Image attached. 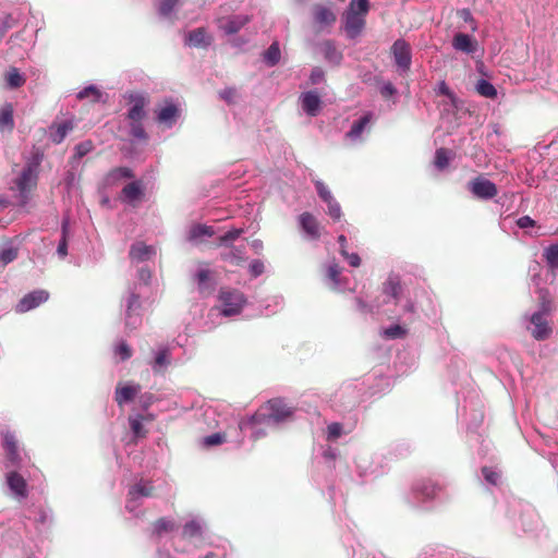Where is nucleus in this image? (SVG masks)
<instances>
[{
  "label": "nucleus",
  "instance_id": "nucleus-1",
  "mask_svg": "<svg viewBox=\"0 0 558 558\" xmlns=\"http://www.w3.org/2000/svg\"><path fill=\"white\" fill-rule=\"evenodd\" d=\"M0 442L4 452L5 468L13 469L7 473V488H27L24 475L17 472V470L27 468L31 464V458L21 445L16 432L10 427L1 428Z\"/></svg>",
  "mask_w": 558,
  "mask_h": 558
},
{
  "label": "nucleus",
  "instance_id": "nucleus-2",
  "mask_svg": "<svg viewBox=\"0 0 558 558\" xmlns=\"http://www.w3.org/2000/svg\"><path fill=\"white\" fill-rule=\"evenodd\" d=\"M483 407V401L474 389L468 391V395L463 398V402L458 398V420L476 442L484 441L482 440V434L478 432L484 420Z\"/></svg>",
  "mask_w": 558,
  "mask_h": 558
},
{
  "label": "nucleus",
  "instance_id": "nucleus-3",
  "mask_svg": "<svg viewBox=\"0 0 558 558\" xmlns=\"http://www.w3.org/2000/svg\"><path fill=\"white\" fill-rule=\"evenodd\" d=\"M140 286H128L120 301V315L124 327L129 330L137 329L143 323V295Z\"/></svg>",
  "mask_w": 558,
  "mask_h": 558
},
{
  "label": "nucleus",
  "instance_id": "nucleus-4",
  "mask_svg": "<svg viewBox=\"0 0 558 558\" xmlns=\"http://www.w3.org/2000/svg\"><path fill=\"white\" fill-rule=\"evenodd\" d=\"M369 0H351L342 14V29L347 39L356 40L365 29V16L369 11Z\"/></svg>",
  "mask_w": 558,
  "mask_h": 558
},
{
  "label": "nucleus",
  "instance_id": "nucleus-5",
  "mask_svg": "<svg viewBox=\"0 0 558 558\" xmlns=\"http://www.w3.org/2000/svg\"><path fill=\"white\" fill-rule=\"evenodd\" d=\"M363 389V384L360 383L359 378L342 383L335 392L333 405L339 412H351L365 401L366 396Z\"/></svg>",
  "mask_w": 558,
  "mask_h": 558
},
{
  "label": "nucleus",
  "instance_id": "nucleus-6",
  "mask_svg": "<svg viewBox=\"0 0 558 558\" xmlns=\"http://www.w3.org/2000/svg\"><path fill=\"white\" fill-rule=\"evenodd\" d=\"M41 158L43 156L39 154H35L29 157L26 160L21 174L15 180V185L19 192L17 204L21 207H24L28 203L31 190L37 184Z\"/></svg>",
  "mask_w": 558,
  "mask_h": 558
},
{
  "label": "nucleus",
  "instance_id": "nucleus-7",
  "mask_svg": "<svg viewBox=\"0 0 558 558\" xmlns=\"http://www.w3.org/2000/svg\"><path fill=\"white\" fill-rule=\"evenodd\" d=\"M388 471L387 458L383 453L362 454L355 460V472L362 485L369 484Z\"/></svg>",
  "mask_w": 558,
  "mask_h": 558
},
{
  "label": "nucleus",
  "instance_id": "nucleus-8",
  "mask_svg": "<svg viewBox=\"0 0 558 558\" xmlns=\"http://www.w3.org/2000/svg\"><path fill=\"white\" fill-rule=\"evenodd\" d=\"M218 300L220 305L215 310L223 317L239 315L247 303L246 295L242 291L233 288H221Z\"/></svg>",
  "mask_w": 558,
  "mask_h": 558
},
{
  "label": "nucleus",
  "instance_id": "nucleus-9",
  "mask_svg": "<svg viewBox=\"0 0 558 558\" xmlns=\"http://www.w3.org/2000/svg\"><path fill=\"white\" fill-rule=\"evenodd\" d=\"M359 379L363 384L366 398L380 396L389 391L393 383L392 377L386 374L385 368L381 366L373 368Z\"/></svg>",
  "mask_w": 558,
  "mask_h": 558
},
{
  "label": "nucleus",
  "instance_id": "nucleus-10",
  "mask_svg": "<svg viewBox=\"0 0 558 558\" xmlns=\"http://www.w3.org/2000/svg\"><path fill=\"white\" fill-rule=\"evenodd\" d=\"M272 426L265 418V411H256L254 414L243 417L238 422V428L243 437L248 435L253 440H257L266 435V427Z\"/></svg>",
  "mask_w": 558,
  "mask_h": 558
},
{
  "label": "nucleus",
  "instance_id": "nucleus-11",
  "mask_svg": "<svg viewBox=\"0 0 558 558\" xmlns=\"http://www.w3.org/2000/svg\"><path fill=\"white\" fill-rule=\"evenodd\" d=\"M390 50L398 74L401 76L408 74L412 65V50L410 44L403 38H398L393 41Z\"/></svg>",
  "mask_w": 558,
  "mask_h": 558
},
{
  "label": "nucleus",
  "instance_id": "nucleus-12",
  "mask_svg": "<svg viewBox=\"0 0 558 558\" xmlns=\"http://www.w3.org/2000/svg\"><path fill=\"white\" fill-rule=\"evenodd\" d=\"M258 411H265V418H267L271 425L286 421L294 413L293 408L289 407L282 398L268 400L266 405Z\"/></svg>",
  "mask_w": 558,
  "mask_h": 558
},
{
  "label": "nucleus",
  "instance_id": "nucleus-13",
  "mask_svg": "<svg viewBox=\"0 0 558 558\" xmlns=\"http://www.w3.org/2000/svg\"><path fill=\"white\" fill-rule=\"evenodd\" d=\"M527 322L526 329L531 336L537 341H544L550 338L553 328L548 322V316L541 313H532L524 316Z\"/></svg>",
  "mask_w": 558,
  "mask_h": 558
},
{
  "label": "nucleus",
  "instance_id": "nucleus-14",
  "mask_svg": "<svg viewBox=\"0 0 558 558\" xmlns=\"http://www.w3.org/2000/svg\"><path fill=\"white\" fill-rule=\"evenodd\" d=\"M50 298V293L45 289H36L24 294L19 302L14 305V311L17 314H24L39 307L46 303Z\"/></svg>",
  "mask_w": 558,
  "mask_h": 558
},
{
  "label": "nucleus",
  "instance_id": "nucleus-15",
  "mask_svg": "<svg viewBox=\"0 0 558 558\" xmlns=\"http://www.w3.org/2000/svg\"><path fill=\"white\" fill-rule=\"evenodd\" d=\"M468 190L477 199L489 201L493 199L497 193V185L482 175H478L468 183Z\"/></svg>",
  "mask_w": 558,
  "mask_h": 558
},
{
  "label": "nucleus",
  "instance_id": "nucleus-16",
  "mask_svg": "<svg viewBox=\"0 0 558 558\" xmlns=\"http://www.w3.org/2000/svg\"><path fill=\"white\" fill-rule=\"evenodd\" d=\"M123 98L129 102L130 107L126 111V118L131 121H143L147 111L145 109L147 100L143 93L128 92Z\"/></svg>",
  "mask_w": 558,
  "mask_h": 558
},
{
  "label": "nucleus",
  "instance_id": "nucleus-17",
  "mask_svg": "<svg viewBox=\"0 0 558 558\" xmlns=\"http://www.w3.org/2000/svg\"><path fill=\"white\" fill-rule=\"evenodd\" d=\"M298 225L305 240L317 241L320 239L319 223L312 213L304 211L299 215Z\"/></svg>",
  "mask_w": 558,
  "mask_h": 558
},
{
  "label": "nucleus",
  "instance_id": "nucleus-18",
  "mask_svg": "<svg viewBox=\"0 0 558 558\" xmlns=\"http://www.w3.org/2000/svg\"><path fill=\"white\" fill-rule=\"evenodd\" d=\"M214 43L213 35L206 27H197L184 35V45L190 48L208 49Z\"/></svg>",
  "mask_w": 558,
  "mask_h": 558
},
{
  "label": "nucleus",
  "instance_id": "nucleus-19",
  "mask_svg": "<svg viewBox=\"0 0 558 558\" xmlns=\"http://www.w3.org/2000/svg\"><path fill=\"white\" fill-rule=\"evenodd\" d=\"M182 0H154L156 14L162 21L174 23L179 9L182 7Z\"/></svg>",
  "mask_w": 558,
  "mask_h": 558
},
{
  "label": "nucleus",
  "instance_id": "nucleus-20",
  "mask_svg": "<svg viewBox=\"0 0 558 558\" xmlns=\"http://www.w3.org/2000/svg\"><path fill=\"white\" fill-rule=\"evenodd\" d=\"M156 256V248L143 241L134 242L129 252L132 264H141L153 259Z\"/></svg>",
  "mask_w": 558,
  "mask_h": 558
},
{
  "label": "nucleus",
  "instance_id": "nucleus-21",
  "mask_svg": "<svg viewBox=\"0 0 558 558\" xmlns=\"http://www.w3.org/2000/svg\"><path fill=\"white\" fill-rule=\"evenodd\" d=\"M70 217L64 215L61 220L60 239L57 244L56 254L59 259L63 260L69 254V241L72 238Z\"/></svg>",
  "mask_w": 558,
  "mask_h": 558
},
{
  "label": "nucleus",
  "instance_id": "nucleus-22",
  "mask_svg": "<svg viewBox=\"0 0 558 558\" xmlns=\"http://www.w3.org/2000/svg\"><path fill=\"white\" fill-rule=\"evenodd\" d=\"M326 278L329 287L339 292L349 290V281L341 277V268L336 262H330L326 268Z\"/></svg>",
  "mask_w": 558,
  "mask_h": 558
},
{
  "label": "nucleus",
  "instance_id": "nucleus-23",
  "mask_svg": "<svg viewBox=\"0 0 558 558\" xmlns=\"http://www.w3.org/2000/svg\"><path fill=\"white\" fill-rule=\"evenodd\" d=\"M490 132L486 135V142L490 149L501 153L508 149V140L498 123L489 125Z\"/></svg>",
  "mask_w": 558,
  "mask_h": 558
},
{
  "label": "nucleus",
  "instance_id": "nucleus-24",
  "mask_svg": "<svg viewBox=\"0 0 558 558\" xmlns=\"http://www.w3.org/2000/svg\"><path fill=\"white\" fill-rule=\"evenodd\" d=\"M171 363V352L168 345H160L153 351V361L149 363L155 374L163 373Z\"/></svg>",
  "mask_w": 558,
  "mask_h": 558
},
{
  "label": "nucleus",
  "instance_id": "nucleus-25",
  "mask_svg": "<svg viewBox=\"0 0 558 558\" xmlns=\"http://www.w3.org/2000/svg\"><path fill=\"white\" fill-rule=\"evenodd\" d=\"M302 109L308 117H316L322 110V99L317 92H304L300 96Z\"/></svg>",
  "mask_w": 558,
  "mask_h": 558
},
{
  "label": "nucleus",
  "instance_id": "nucleus-26",
  "mask_svg": "<svg viewBox=\"0 0 558 558\" xmlns=\"http://www.w3.org/2000/svg\"><path fill=\"white\" fill-rule=\"evenodd\" d=\"M383 294L393 300L395 304H398L400 295L402 293L401 278L398 274H389L386 281L381 287Z\"/></svg>",
  "mask_w": 558,
  "mask_h": 558
},
{
  "label": "nucleus",
  "instance_id": "nucleus-27",
  "mask_svg": "<svg viewBox=\"0 0 558 558\" xmlns=\"http://www.w3.org/2000/svg\"><path fill=\"white\" fill-rule=\"evenodd\" d=\"M140 391L141 386L138 384L118 386L114 390V401L119 407H123L132 402Z\"/></svg>",
  "mask_w": 558,
  "mask_h": 558
},
{
  "label": "nucleus",
  "instance_id": "nucleus-28",
  "mask_svg": "<svg viewBox=\"0 0 558 558\" xmlns=\"http://www.w3.org/2000/svg\"><path fill=\"white\" fill-rule=\"evenodd\" d=\"M373 116L374 113L372 111H367L359 119L354 120L350 130L345 133V137L352 142L359 141L362 133L369 126Z\"/></svg>",
  "mask_w": 558,
  "mask_h": 558
},
{
  "label": "nucleus",
  "instance_id": "nucleus-29",
  "mask_svg": "<svg viewBox=\"0 0 558 558\" xmlns=\"http://www.w3.org/2000/svg\"><path fill=\"white\" fill-rule=\"evenodd\" d=\"M250 22L246 14L231 15L226 19L225 23H220L219 27L226 35H234Z\"/></svg>",
  "mask_w": 558,
  "mask_h": 558
},
{
  "label": "nucleus",
  "instance_id": "nucleus-30",
  "mask_svg": "<svg viewBox=\"0 0 558 558\" xmlns=\"http://www.w3.org/2000/svg\"><path fill=\"white\" fill-rule=\"evenodd\" d=\"M205 525L198 519H191L182 526L181 536L183 539H201L204 537Z\"/></svg>",
  "mask_w": 558,
  "mask_h": 558
},
{
  "label": "nucleus",
  "instance_id": "nucleus-31",
  "mask_svg": "<svg viewBox=\"0 0 558 558\" xmlns=\"http://www.w3.org/2000/svg\"><path fill=\"white\" fill-rule=\"evenodd\" d=\"M192 277L201 293L211 292L215 289V280L209 269H197Z\"/></svg>",
  "mask_w": 558,
  "mask_h": 558
},
{
  "label": "nucleus",
  "instance_id": "nucleus-32",
  "mask_svg": "<svg viewBox=\"0 0 558 558\" xmlns=\"http://www.w3.org/2000/svg\"><path fill=\"white\" fill-rule=\"evenodd\" d=\"M320 51L323 53L324 59L332 64L340 65L343 60V54L336 47V44L331 39L324 40L320 45Z\"/></svg>",
  "mask_w": 558,
  "mask_h": 558
},
{
  "label": "nucleus",
  "instance_id": "nucleus-33",
  "mask_svg": "<svg viewBox=\"0 0 558 558\" xmlns=\"http://www.w3.org/2000/svg\"><path fill=\"white\" fill-rule=\"evenodd\" d=\"M179 116L180 110L178 106L173 102H169L158 111L157 120L159 123L165 124L167 128H172L175 124Z\"/></svg>",
  "mask_w": 558,
  "mask_h": 558
},
{
  "label": "nucleus",
  "instance_id": "nucleus-34",
  "mask_svg": "<svg viewBox=\"0 0 558 558\" xmlns=\"http://www.w3.org/2000/svg\"><path fill=\"white\" fill-rule=\"evenodd\" d=\"M452 47L458 51L470 54L476 50V41L469 34L458 33L453 36Z\"/></svg>",
  "mask_w": 558,
  "mask_h": 558
},
{
  "label": "nucleus",
  "instance_id": "nucleus-35",
  "mask_svg": "<svg viewBox=\"0 0 558 558\" xmlns=\"http://www.w3.org/2000/svg\"><path fill=\"white\" fill-rule=\"evenodd\" d=\"M121 194L123 201L134 203L144 196V185L141 180L132 181L122 189Z\"/></svg>",
  "mask_w": 558,
  "mask_h": 558
},
{
  "label": "nucleus",
  "instance_id": "nucleus-36",
  "mask_svg": "<svg viewBox=\"0 0 558 558\" xmlns=\"http://www.w3.org/2000/svg\"><path fill=\"white\" fill-rule=\"evenodd\" d=\"M225 250L220 253V257L223 262H228L233 265H240L245 260V246H234L230 245L229 247H223Z\"/></svg>",
  "mask_w": 558,
  "mask_h": 558
},
{
  "label": "nucleus",
  "instance_id": "nucleus-37",
  "mask_svg": "<svg viewBox=\"0 0 558 558\" xmlns=\"http://www.w3.org/2000/svg\"><path fill=\"white\" fill-rule=\"evenodd\" d=\"M134 177V172L129 167H116L111 169L106 175H105V183L107 185H114L119 181L124 179H132Z\"/></svg>",
  "mask_w": 558,
  "mask_h": 558
},
{
  "label": "nucleus",
  "instance_id": "nucleus-38",
  "mask_svg": "<svg viewBox=\"0 0 558 558\" xmlns=\"http://www.w3.org/2000/svg\"><path fill=\"white\" fill-rule=\"evenodd\" d=\"M314 20L322 26H331L336 22V15L329 8L317 5L314 9Z\"/></svg>",
  "mask_w": 558,
  "mask_h": 558
},
{
  "label": "nucleus",
  "instance_id": "nucleus-39",
  "mask_svg": "<svg viewBox=\"0 0 558 558\" xmlns=\"http://www.w3.org/2000/svg\"><path fill=\"white\" fill-rule=\"evenodd\" d=\"M214 233L213 227L197 223L190 228L187 239L191 242H198L205 238H211Z\"/></svg>",
  "mask_w": 558,
  "mask_h": 558
},
{
  "label": "nucleus",
  "instance_id": "nucleus-40",
  "mask_svg": "<svg viewBox=\"0 0 558 558\" xmlns=\"http://www.w3.org/2000/svg\"><path fill=\"white\" fill-rule=\"evenodd\" d=\"M281 52L278 41H272L270 46L263 53V62L272 68L277 65L280 61Z\"/></svg>",
  "mask_w": 558,
  "mask_h": 558
},
{
  "label": "nucleus",
  "instance_id": "nucleus-41",
  "mask_svg": "<svg viewBox=\"0 0 558 558\" xmlns=\"http://www.w3.org/2000/svg\"><path fill=\"white\" fill-rule=\"evenodd\" d=\"M244 233L243 228H231L218 238V245L229 247Z\"/></svg>",
  "mask_w": 558,
  "mask_h": 558
},
{
  "label": "nucleus",
  "instance_id": "nucleus-42",
  "mask_svg": "<svg viewBox=\"0 0 558 558\" xmlns=\"http://www.w3.org/2000/svg\"><path fill=\"white\" fill-rule=\"evenodd\" d=\"M7 86L10 89L20 88L25 84V76L16 69L10 68L5 75Z\"/></svg>",
  "mask_w": 558,
  "mask_h": 558
},
{
  "label": "nucleus",
  "instance_id": "nucleus-43",
  "mask_svg": "<svg viewBox=\"0 0 558 558\" xmlns=\"http://www.w3.org/2000/svg\"><path fill=\"white\" fill-rule=\"evenodd\" d=\"M178 525L173 520L160 518L154 522V533L157 536H162L177 530Z\"/></svg>",
  "mask_w": 558,
  "mask_h": 558
},
{
  "label": "nucleus",
  "instance_id": "nucleus-44",
  "mask_svg": "<svg viewBox=\"0 0 558 558\" xmlns=\"http://www.w3.org/2000/svg\"><path fill=\"white\" fill-rule=\"evenodd\" d=\"M475 89L481 96L490 99L496 98L498 94L494 84L486 78H480L476 83Z\"/></svg>",
  "mask_w": 558,
  "mask_h": 558
},
{
  "label": "nucleus",
  "instance_id": "nucleus-45",
  "mask_svg": "<svg viewBox=\"0 0 558 558\" xmlns=\"http://www.w3.org/2000/svg\"><path fill=\"white\" fill-rule=\"evenodd\" d=\"M451 159V151L447 148H438L435 151V158H434V166L437 170L442 171L445 170L450 162Z\"/></svg>",
  "mask_w": 558,
  "mask_h": 558
},
{
  "label": "nucleus",
  "instance_id": "nucleus-46",
  "mask_svg": "<svg viewBox=\"0 0 558 558\" xmlns=\"http://www.w3.org/2000/svg\"><path fill=\"white\" fill-rule=\"evenodd\" d=\"M19 19L12 13H3L0 15V40L3 39L5 34L16 26Z\"/></svg>",
  "mask_w": 558,
  "mask_h": 558
},
{
  "label": "nucleus",
  "instance_id": "nucleus-47",
  "mask_svg": "<svg viewBox=\"0 0 558 558\" xmlns=\"http://www.w3.org/2000/svg\"><path fill=\"white\" fill-rule=\"evenodd\" d=\"M408 330L399 324L390 325L381 330V336L386 339H402L405 337Z\"/></svg>",
  "mask_w": 558,
  "mask_h": 558
},
{
  "label": "nucleus",
  "instance_id": "nucleus-48",
  "mask_svg": "<svg viewBox=\"0 0 558 558\" xmlns=\"http://www.w3.org/2000/svg\"><path fill=\"white\" fill-rule=\"evenodd\" d=\"M136 279L137 281L130 283L129 286H140L141 291L145 292L151 279V270L146 266L138 268Z\"/></svg>",
  "mask_w": 558,
  "mask_h": 558
},
{
  "label": "nucleus",
  "instance_id": "nucleus-49",
  "mask_svg": "<svg viewBox=\"0 0 558 558\" xmlns=\"http://www.w3.org/2000/svg\"><path fill=\"white\" fill-rule=\"evenodd\" d=\"M129 134L136 141H146L148 138V134L145 131L143 125V121H131L129 123Z\"/></svg>",
  "mask_w": 558,
  "mask_h": 558
},
{
  "label": "nucleus",
  "instance_id": "nucleus-50",
  "mask_svg": "<svg viewBox=\"0 0 558 558\" xmlns=\"http://www.w3.org/2000/svg\"><path fill=\"white\" fill-rule=\"evenodd\" d=\"M284 305L282 295H274L266 300L265 312L267 315L276 314L281 311Z\"/></svg>",
  "mask_w": 558,
  "mask_h": 558
},
{
  "label": "nucleus",
  "instance_id": "nucleus-51",
  "mask_svg": "<svg viewBox=\"0 0 558 558\" xmlns=\"http://www.w3.org/2000/svg\"><path fill=\"white\" fill-rule=\"evenodd\" d=\"M553 308L551 300L548 296L547 291L541 290L538 298V306L534 313H541L542 315L549 316Z\"/></svg>",
  "mask_w": 558,
  "mask_h": 558
},
{
  "label": "nucleus",
  "instance_id": "nucleus-52",
  "mask_svg": "<svg viewBox=\"0 0 558 558\" xmlns=\"http://www.w3.org/2000/svg\"><path fill=\"white\" fill-rule=\"evenodd\" d=\"M482 475L488 485L498 486L500 484L501 473L494 468L483 466Z\"/></svg>",
  "mask_w": 558,
  "mask_h": 558
},
{
  "label": "nucleus",
  "instance_id": "nucleus-53",
  "mask_svg": "<svg viewBox=\"0 0 558 558\" xmlns=\"http://www.w3.org/2000/svg\"><path fill=\"white\" fill-rule=\"evenodd\" d=\"M129 424L134 438H142L145 436L146 432L144 429L143 418L141 415L130 416Z\"/></svg>",
  "mask_w": 558,
  "mask_h": 558
},
{
  "label": "nucleus",
  "instance_id": "nucleus-54",
  "mask_svg": "<svg viewBox=\"0 0 558 558\" xmlns=\"http://www.w3.org/2000/svg\"><path fill=\"white\" fill-rule=\"evenodd\" d=\"M89 95L94 97V102H99L101 100L102 93L97 88V86L88 85L76 94V98L78 100H83L87 98Z\"/></svg>",
  "mask_w": 558,
  "mask_h": 558
},
{
  "label": "nucleus",
  "instance_id": "nucleus-55",
  "mask_svg": "<svg viewBox=\"0 0 558 558\" xmlns=\"http://www.w3.org/2000/svg\"><path fill=\"white\" fill-rule=\"evenodd\" d=\"M13 125V108L10 104H7L0 110V126H7L12 129Z\"/></svg>",
  "mask_w": 558,
  "mask_h": 558
},
{
  "label": "nucleus",
  "instance_id": "nucleus-56",
  "mask_svg": "<svg viewBox=\"0 0 558 558\" xmlns=\"http://www.w3.org/2000/svg\"><path fill=\"white\" fill-rule=\"evenodd\" d=\"M547 265L551 269H558V243L549 245L544 254Z\"/></svg>",
  "mask_w": 558,
  "mask_h": 558
},
{
  "label": "nucleus",
  "instance_id": "nucleus-57",
  "mask_svg": "<svg viewBox=\"0 0 558 558\" xmlns=\"http://www.w3.org/2000/svg\"><path fill=\"white\" fill-rule=\"evenodd\" d=\"M339 456V450L337 448H333L331 446H327L323 448L320 457L326 463L327 468L331 469L333 468L335 461L337 460Z\"/></svg>",
  "mask_w": 558,
  "mask_h": 558
},
{
  "label": "nucleus",
  "instance_id": "nucleus-58",
  "mask_svg": "<svg viewBox=\"0 0 558 558\" xmlns=\"http://www.w3.org/2000/svg\"><path fill=\"white\" fill-rule=\"evenodd\" d=\"M94 148L92 141H83L75 145L73 160H80L89 154Z\"/></svg>",
  "mask_w": 558,
  "mask_h": 558
},
{
  "label": "nucleus",
  "instance_id": "nucleus-59",
  "mask_svg": "<svg viewBox=\"0 0 558 558\" xmlns=\"http://www.w3.org/2000/svg\"><path fill=\"white\" fill-rule=\"evenodd\" d=\"M315 190L319 198L327 203L328 201H331L333 198V195L331 191L328 189V186L319 179L313 180Z\"/></svg>",
  "mask_w": 558,
  "mask_h": 558
},
{
  "label": "nucleus",
  "instance_id": "nucleus-60",
  "mask_svg": "<svg viewBox=\"0 0 558 558\" xmlns=\"http://www.w3.org/2000/svg\"><path fill=\"white\" fill-rule=\"evenodd\" d=\"M17 257V248L13 246H3L0 248V264L5 266Z\"/></svg>",
  "mask_w": 558,
  "mask_h": 558
},
{
  "label": "nucleus",
  "instance_id": "nucleus-61",
  "mask_svg": "<svg viewBox=\"0 0 558 558\" xmlns=\"http://www.w3.org/2000/svg\"><path fill=\"white\" fill-rule=\"evenodd\" d=\"M114 354L118 355L122 362H124L132 356V349L125 340H120L114 347Z\"/></svg>",
  "mask_w": 558,
  "mask_h": 558
},
{
  "label": "nucleus",
  "instance_id": "nucleus-62",
  "mask_svg": "<svg viewBox=\"0 0 558 558\" xmlns=\"http://www.w3.org/2000/svg\"><path fill=\"white\" fill-rule=\"evenodd\" d=\"M327 205V214L333 221H339L342 217V209L339 202L333 197L331 201L326 203Z\"/></svg>",
  "mask_w": 558,
  "mask_h": 558
},
{
  "label": "nucleus",
  "instance_id": "nucleus-63",
  "mask_svg": "<svg viewBox=\"0 0 558 558\" xmlns=\"http://www.w3.org/2000/svg\"><path fill=\"white\" fill-rule=\"evenodd\" d=\"M72 130V125L70 122L64 121L61 124L58 125L54 134L52 135V141L54 143H61L66 134Z\"/></svg>",
  "mask_w": 558,
  "mask_h": 558
},
{
  "label": "nucleus",
  "instance_id": "nucleus-64",
  "mask_svg": "<svg viewBox=\"0 0 558 558\" xmlns=\"http://www.w3.org/2000/svg\"><path fill=\"white\" fill-rule=\"evenodd\" d=\"M226 440V434L225 433H214L211 435L205 436L203 438V445L205 447H214L217 445L222 444Z\"/></svg>",
  "mask_w": 558,
  "mask_h": 558
}]
</instances>
